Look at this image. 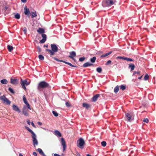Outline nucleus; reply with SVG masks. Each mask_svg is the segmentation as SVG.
Instances as JSON below:
<instances>
[{
	"label": "nucleus",
	"instance_id": "f257e3e1",
	"mask_svg": "<svg viewBox=\"0 0 156 156\" xmlns=\"http://www.w3.org/2000/svg\"><path fill=\"white\" fill-rule=\"evenodd\" d=\"M25 128L32 134L31 137L32 138L33 143V145L35 146V145H37L38 141L37 139V136L34 132L28 127L25 126Z\"/></svg>",
	"mask_w": 156,
	"mask_h": 156
},
{
	"label": "nucleus",
	"instance_id": "f03ea898",
	"mask_svg": "<svg viewBox=\"0 0 156 156\" xmlns=\"http://www.w3.org/2000/svg\"><path fill=\"white\" fill-rule=\"evenodd\" d=\"M25 128L32 134L31 137L32 138L33 143V145L35 146V145H37L38 141L37 139V136L34 132L28 127L25 126Z\"/></svg>",
	"mask_w": 156,
	"mask_h": 156
},
{
	"label": "nucleus",
	"instance_id": "7ed1b4c3",
	"mask_svg": "<svg viewBox=\"0 0 156 156\" xmlns=\"http://www.w3.org/2000/svg\"><path fill=\"white\" fill-rule=\"evenodd\" d=\"M51 50L47 49L46 51L50 53V56L53 55L55 54V53L56 52L58 51V48L56 44H51Z\"/></svg>",
	"mask_w": 156,
	"mask_h": 156
},
{
	"label": "nucleus",
	"instance_id": "20e7f679",
	"mask_svg": "<svg viewBox=\"0 0 156 156\" xmlns=\"http://www.w3.org/2000/svg\"><path fill=\"white\" fill-rule=\"evenodd\" d=\"M115 0H104L102 5L104 7L110 6L115 3Z\"/></svg>",
	"mask_w": 156,
	"mask_h": 156
},
{
	"label": "nucleus",
	"instance_id": "39448f33",
	"mask_svg": "<svg viewBox=\"0 0 156 156\" xmlns=\"http://www.w3.org/2000/svg\"><path fill=\"white\" fill-rule=\"evenodd\" d=\"M49 86V84L48 83L44 81H42L38 83L37 89L38 90H39L41 88H45L48 87Z\"/></svg>",
	"mask_w": 156,
	"mask_h": 156
},
{
	"label": "nucleus",
	"instance_id": "423d86ee",
	"mask_svg": "<svg viewBox=\"0 0 156 156\" xmlns=\"http://www.w3.org/2000/svg\"><path fill=\"white\" fill-rule=\"evenodd\" d=\"M77 146L78 147L81 149L83 148L85 142L83 138H81L77 140Z\"/></svg>",
	"mask_w": 156,
	"mask_h": 156
},
{
	"label": "nucleus",
	"instance_id": "0eeeda50",
	"mask_svg": "<svg viewBox=\"0 0 156 156\" xmlns=\"http://www.w3.org/2000/svg\"><path fill=\"white\" fill-rule=\"evenodd\" d=\"M0 100L6 105H9L11 103V101L4 95L0 96Z\"/></svg>",
	"mask_w": 156,
	"mask_h": 156
},
{
	"label": "nucleus",
	"instance_id": "6e6552de",
	"mask_svg": "<svg viewBox=\"0 0 156 156\" xmlns=\"http://www.w3.org/2000/svg\"><path fill=\"white\" fill-rule=\"evenodd\" d=\"M28 112V111L27 110V106H24L22 109V112L24 115L26 116H28L29 115Z\"/></svg>",
	"mask_w": 156,
	"mask_h": 156
},
{
	"label": "nucleus",
	"instance_id": "1a4fd4ad",
	"mask_svg": "<svg viewBox=\"0 0 156 156\" xmlns=\"http://www.w3.org/2000/svg\"><path fill=\"white\" fill-rule=\"evenodd\" d=\"M76 56V54L75 51H72L69 52V57L71 58L73 60L75 61V59L74 57Z\"/></svg>",
	"mask_w": 156,
	"mask_h": 156
},
{
	"label": "nucleus",
	"instance_id": "9d476101",
	"mask_svg": "<svg viewBox=\"0 0 156 156\" xmlns=\"http://www.w3.org/2000/svg\"><path fill=\"white\" fill-rule=\"evenodd\" d=\"M41 36L43 38L40 41V43H44L46 40L47 36L45 34H41Z\"/></svg>",
	"mask_w": 156,
	"mask_h": 156
},
{
	"label": "nucleus",
	"instance_id": "9b49d317",
	"mask_svg": "<svg viewBox=\"0 0 156 156\" xmlns=\"http://www.w3.org/2000/svg\"><path fill=\"white\" fill-rule=\"evenodd\" d=\"M61 142L63 147V151H64L66 148V142L63 138H62L61 140Z\"/></svg>",
	"mask_w": 156,
	"mask_h": 156
},
{
	"label": "nucleus",
	"instance_id": "f8f14e48",
	"mask_svg": "<svg viewBox=\"0 0 156 156\" xmlns=\"http://www.w3.org/2000/svg\"><path fill=\"white\" fill-rule=\"evenodd\" d=\"M12 108L13 110L16 112L20 113L21 111L18 106L16 105L13 104L12 105Z\"/></svg>",
	"mask_w": 156,
	"mask_h": 156
},
{
	"label": "nucleus",
	"instance_id": "ddd939ff",
	"mask_svg": "<svg viewBox=\"0 0 156 156\" xmlns=\"http://www.w3.org/2000/svg\"><path fill=\"white\" fill-rule=\"evenodd\" d=\"M24 14L25 15H27L28 16H29L30 11L28 8H27V6L24 7Z\"/></svg>",
	"mask_w": 156,
	"mask_h": 156
},
{
	"label": "nucleus",
	"instance_id": "4468645a",
	"mask_svg": "<svg viewBox=\"0 0 156 156\" xmlns=\"http://www.w3.org/2000/svg\"><path fill=\"white\" fill-rule=\"evenodd\" d=\"M93 65H94L92 63H90L89 62H87L83 65V66L85 68Z\"/></svg>",
	"mask_w": 156,
	"mask_h": 156
},
{
	"label": "nucleus",
	"instance_id": "2eb2a0df",
	"mask_svg": "<svg viewBox=\"0 0 156 156\" xmlns=\"http://www.w3.org/2000/svg\"><path fill=\"white\" fill-rule=\"evenodd\" d=\"M126 117L128 121H130L132 118L131 115L130 113H125Z\"/></svg>",
	"mask_w": 156,
	"mask_h": 156
},
{
	"label": "nucleus",
	"instance_id": "dca6fc26",
	"mask_svg": "<svg viewBox=\"0 0 156 156\" xmlns=\"http://www.w3.org/2000/svg\"><path fill=\"white\" fill-rule=\"evenodd\" d=\"M100 94H98L93 96L92 98V100L94 102H95L97 100L98 98L100 96Z\"/></svg>",
	"mask_w": 156,
	"mask_h": 156
},
{
	"label": "nucleus",
	"instance_id": "f3484780",
	"mask_svg": "<svg viewBox=\"0 0 156 156\" xmlns=\"http://www.w3.org/2000/svg\"><path fill=\"white\" fill-rule=\"evenodd\" d=\"M37 31L40 34H43V33L45 32L44 30L41 28H38V29L37 30Z\"/></svg>",
	"mask_w": 156,
	"mask_h": 156
},
{
	"label": "nucleus",
	"instance_id": "a211bd4d",
	"mask_svg": "<svg viewBox=\"0 0 156 156\" xmlns=\"http://www.w3.org/2000/svg\"><path fill=\"white\" fill-rule=\"evenodd\" d=\"M135 66L134 64L132 63H130L129 64L128 68L130 69V71L133 70L135 68Z\"/></svg>",
	"mask_w": 156,
	"mask_h": 156
},
{
	"label": "nucleus",
	"instance_id": "6ab92c4d",
	"mask_svg": "<svg viewBox=\"0 0 156 156\" xmlns=\"http://www.w3.org/2000/svg\"><path fill=\"white\" fill-rule=\"evenodd\" d=\"M18 80L16 79H11V83L13 84H15L17 83Z\"/></svg>",
	"mask_w": 156,
	"mask_h": 156
},
{
	"label": "nucleus",
	"instance_id": "aec40b11",
	"mask_svg": "<svg viewBox=\"0 0 156 156\" xmlns=\"http://www.w3.org/2000/svg\"><path fill=\"white\" fill-rule=\"evenodd\" d=\"M37 151H38L41 155H42L43 156H46L41 148H38L37 149Z\"/></svg>",
	"mask_w": 156,
	"mask_h": 156
},
{
	"label": "nucleus",
	"instance_id": "412c9836",
	"mask_svg": "<svg viewBox=\"0 0 156 156\" xmlns=\"http://www.w3.org/2000/svg\"><path fill=\"white\" fill-rule=\"evenodd\" d=\"M83 107L87 109H88L90 108V106L89 105L86 103H83Z\"/></svg>",
	"mask_w": 156,
	"mask_h": 156
},
{
	"label": "nucleus",
	"instance_id": "4be33fe9",
	"mask_svg": "<svg viewBox=\"0 0 156 156\" xmlns=\"http://www.w3.org/2000/svg\"><path fill=\"white\" fill-rule=\"evenodd\" d=\"M55 134L56 136H58L59 137L61 136V134L59 131L57 130L55 131Z\"/></svg>",
	"mask_w": 156,
	"mask_h": 156
},
{
	"label": "nucleus",
	"instance_id": "5701e85b",
	"mask_svg": "<svg viewBox=\"0 0 156 156\" xmlns=\"http://www.w3.org/2000/svg\"><path fill=\"white\" fill-rule=\"evenodd\" d=\"M112 51H109L108 53H106V54H105L103 55H101L100 57H101V58H103V57L107 56L108 55H109L110 54H111L112 53Z\"/></svg>",
	"mask_w": 156,
	"mask_h": 156
},
{
	"label": "nucleus",
	"instance_id": "b1692460",
	"mask_svg": "<svg viewBox=\"0 0 156 156\" xmlns=\"http://www.w3.org/2000/svg\"><path fill=\"white\" fill-rule=\"evenodd\" d=\"M7 48L9 52H11L13 50V47L10 45H7Z\"/></svg>",
	"mask_w": 156,
	"mask_h": 156
},
{
	"label": "nucleus",
	"instance_id": "393cba45",
	"mask_svg": "<svg viewBox=\"0 0 156 156\" xmlns=\"http://www.w3.org/2000/svg\"><path fill=\"white\" fill-rule=\"evenodd\" d=\"M1 83L3 84H7L8 83V81L6 79H4L1 80L0 81Z\"/></svg>",
	"mask_w": 156,
	"mask_h": 156
},
{
	"label": "nucleus",
	"instance_id": "a878e982",
	"mask_svg": "<svg viewBox=\"0 0 156 156\" xmlns=\"http://www.w3.org/2000/svg\"><path fill=\"white\" fill-rule=\"evenodd\" d=\"M119 86L118 85L116 86L114 88V92L116 94L119 91Z\"/></svg>",
	"mask_w": 156,
	"mask_h": 156
},
{
	"label": "nucleus",
	"instance_id": "bb28decb",
	"mask_svg": "<svg viewBox=\"0 0 156 156\" xmlns=\"http://www.w3.org/2000/svg\"><path fill=\"white\" fill-rule=\"evenodd\" d=\"M96 60V57L94 56L93 58H90V61L91 62H92V63H94L95 62Z\"/></svg>",
	"mask_w": 156,
	"mask_h": 156
},
{
	"label": "nucleus",
	"instance_id": "cd10ccee",
	"mask_svg": "<svg viewBox=\"0 0 156 156\" xmlns=\"http://www.w3.org/2000/svg\"><path fill=\"white\" fill-rule=\"evenodd\" d=\"M21 81L22 82V83H24V84H26V85H28L30 83L27 82V80H25L24 81H23L22 79L21 80Z\"/></svg>",
	"mask_w": 156,
	"mask_h": 156
},
{
	"label": "nucleus",
	"instance_id": "c85d7f7f",
	"mask_svg": "<svg viewBox=\"0 0 156 156\" xmlns=\"http://www.w3.org/2000/svg\"><path fill=\"white\" fill-rule=\"evenodd\" d=\"M23 102L25 104L27 105V104L28 103L24 95L23 96Z\"/></svg>",
	"mask_w": 156,
	"mask_h": 156
},
{
	"label": "nucleus",
	"instance_id": "c756f323",
	"mask_svg": "<svg viewBox=\"0 0 156 156\" xmlns=\"http://www.w3.org/2000/svg\"><path fill=\"white\" fill-rule=\"evenodd\" d=\"M96 71L98 72L101 73L102 71V68L100 67H98L96 69Z\"/></svg>",
	"mask_w": 156,
	"mask_h": 156
},
{
	"label": "nucleus",
	"instance_id": "7c9ffc66",
	"mask_svg": "<svg viewBox=\"0 0 156 156\" xmlns=\"http://www.w3.org/2000/svg\"><path fill=\"white\" fill-rule=\"evenodd\" d=\"M31 15L32 18L36 17L37 16V15L36 14V11L32 12L31 13Z\"/></svg>",
	"mask_w": 156,
	"mask_h": 156
},
{
	"label": "nucleus",
	"instance_id": "2f4dec72",
	"mask_svg": "<svg viewBox=\"0 0 156 156\" xmlns=\"http://www.w3.org/2000/svg\"><path fill=\"white\" fill-rule=\"evenodd\" d=\"M125 60L128 62H133V60L132 59L126 57Z\"/></svg>",
	"mask_w": 156,
	"mask_h": 156
},
{
	"label": "nucleus",
	"instance_id": "473e14b6",
	"mask_svg": "<svg viewBox=\"0 0 156 156\" xmlns=\"http://www.w3.org/2000/svg\"><path fill=\"white\" fill-rule=\"evenodd\" d=\"M15 18L19 19L20 18V15L18 13H16L15 15Z\"/></svg>",
	"mask_w": 156,
	"mask_h": 156
},
{
	"label": "nucleus",
	"instance_id": "72a5a7b5",
	"mask_svg": "<svg viewBox=\"0 0 156 156\" xmlns=\"http://www.w3.org/2000/svg\"><path fill=\"white\" fill-rule=\"evenodd\" d=\"M39 59L41 60H43L44 59V56L42 55H39L38 56Z\"/></svg>",
	"mask_w": 156,
	"mask_h": 156
},
{
	"label": "nucleus",
	"instance_id": "f704fd0d",
	"mask_svg": "<svg viewBox=\"0 0 156 156\" xmlns=\"http://www.w3.org/2000/svg\"><path fill=\"white\" fill-rule=\"evenodd\" d=\"M86 59V58L83 57H82L80 58L79 59V61L80 62H82L84 61Z\"/></svg>",
	"mask_w": 156,
	"mask_h": 156
},
{
	"label": "nucleus",
	"instance_id": "c9c22d12",
	"mask_svg": "<svg viewBox=\"0 0 156 156\" xmlns=\"http://www.w3.org/2000/svg\"><path fill=\"white\" fill-rule=\"evenodd\" d=\"M120 87L122 90H124L126 88V86L123 85H121L120 86Z\"/></svg>",
	"mask_w": 156,
	"mask_h": 156
},
{
	"label": "nucleus",
	"instance_id": "e433bc0d",
	"mask_svg": "<svg viewBox=\"0 0 156 156\" xmlns=\"http://www.w3.org/2000/svg\"><path fill=\"white\" fill-rule=\"evenodd\" d=\"M8 90L11 93H12V94L15 93V92L12 89V88H11L10 87H9L8 88Z\"/></svg>",
	"mask_w": 156,
	"mask_h": 156
},
{
	"label": "nucleus",
	"instance_id": "4c0bfd02",
	"mask_svg": "<svg viewBox=\"0 0 156 156\" xmlns=\"http://www.w3.org/2000/svg\"><path fill=\"white\" fill-rule=\"evenodd\" d=\"M101 144L102 146L105 147L106 145V143L105 141H103L101 142Z\"/></svg>",
	"mask_w": 156,
	"mask_h": 156
},
{
	"label": "nucleus",
	"instance_id": "58836bf2",
	"mask_svg": "<svg viewBox=\"0 0 156 156\" xmlns=\"http://www.w3.org/2000/svg\"><path fill=\"white\" fill-rule=\"evenodd\" d=\"M52 113L54 115L55 117H57L58 115V113L56 111H53Z\"/></svg>",
	"mask_w": 156,
	"mask_h": 156
},
{
	"label": "nucleus",
	"instance_id": "ea45409f",
	"mask_svg": "<svg viewBox=\"0 0 156 156\" xmlns=\"http://www.w3.org/2000/svg\"><path fill=\"white\" fill-rule=\"evenodd\" d=\"M54 59L55 60H56V61H58V62H63V60H60L58 59V58H56L55 57L54 58Z\"/></svg>",
	"mask_w": 156,
	"mask_h": 156
},
{
	"label": "nucleus",
	"instance_id": "a19ab883",
	"mask_svg": "<svg viewBox=\"0 0 156 156\" xmlns=\"http://www.w3.org/2000/svg\"><path fill=\"white\" fill-rule=\"evenodd\" d=\"M66 106L68 108H69L71 106L70 104L68 102H66Z\"/></svg>",
	"mask_w": 156,
	"mask_h": 156
},
{
	"label": "nucleus",
	"instance_id": "79ce46f5",
	"mask_svg": "<svg viewBox=\"0 0 156 156\" xmlns=\"http://www.w3.org/2000/svg\"><path fill=\"white\" fill-rule=\"evenodd\" d=\"M117 58H118L122 59L123 60H125L126 57H124V56L122 57V56H119L117 57Z\"/></svg>",
	"mask_w": 156,
	"mask_h": 156
},
{
	"label": "nucleus",
	"instance_id": "37998d69",
	"mask_svg": "<svg viewBox=\"0 0 156 156\" xmlns=\"http://www.w3.org/2000/svg\"><path fill=\"white\" fill-rule=\"evenodd\" d=\"M8 9V7L7 6H5L4 7H3V11L4 12H5Z\"/></svg>",
	"mask_w": 156,
	"mask_h": 156
},
{
	"label": "nucleus",
	"instance_id": "c03bdc74",
	"mask_svg": "<svg viewBox=\"0 0 156 156\" xmlns=\"http://www.w3.org/2000/svg\"><path fill=\"white\" fill-rule=\"evenodd\" d=\"M148 78H149V76H148V75L147 74L145 76L144 79L145 80H148Z\"/></svg>",
	"mask_w": 156,
	"mask_h": 156
},
{
	"label": "nucleus",
	"instance_id": "a18cd8bd",
	"mask_svg": "<svg viewBox=\"0 0 156 156\" xmlns=\"http://www.w3.org/2000/svg\"><path fill=\"white\" fill-rule=\"evenodd\" d=\"M111 62H112V61L111 60H108L107 62L105 64V65H109V64H110L111 63Z\"/></svg>",
	"mask_w": 156,
	"mask_h": 156
},
{
	"label": "nucleus",
	"instance_id": "49530a36",
	"mask_svg": "<svg viewBox=\"0 0 156 156\" xmlns=\"http://www.w3.org/2000/svg\"><path fill=\"white\" fill-rule=\"evenodd\" d=\"M148 119L147 118H144L143 120V122H144L148 123Z\"/></svg>",
	"mask_w": 156,
	"mask_h": 156
},
{
	"label": "nucleus",
	"instance_id": "de8ad7c7",
	"mask_svg": "<svg viewBox=\"0 0 156 156\" xmlns=\"http://www.w3.org/2000/svg\"><path fill=\"white\" fill-rule=\"evenodd\" d=\"M140 73V71H137V72H136L135 71H134L133 72V75H135L136 73H137V74H139Z\"/></svg>",
	"mask_w": 156,
	"mask_h": 156
},
{
	"label": "nucleus",
	"instance_id": "09e8293b",
	"mask_svg": "<svg viewBox=\"0 0 156 156\" xmlns=\"http://www.w3.org/2000/svg\"><path fill=\"white\" fill-rule=\"evenodd\" d=\"M26 105H27V109L28 108L30 110H31V108L29 104V103H28V104H27Z\"/></svg>",
	"mask_w": 156,
	"mask_h": 156
},
{
	"label": "nucleus",
	"instance_id": "8fccbe9b",
	"mask_svg": "<svg viewBox=\"0 0 156 156\" xmlns=\"http://www.w3.org/2000/svg\"><path fill=\"white\" fill-rule=\"evenodd\" d=\"M21 85L22 87L25 90H26V89L25 85L24 84V83H22Z\"/></svg>",
	"mask_w": 156,
	"mask_h": 156
},
{
	"label": "nucleus",
	"instance_id": "3c124183",
	"mask_svg": "<svg viewBox=\"0 0 156 156\" xmlns=\"http://www.w3.org/2000/svg\"><path fill=\"white\" fill-rule=\"evenodd\" d=\"M52 155H53L54 156H61V155H60L58 154H56V153H55V154L53 153L52 154Z\"/></svg>",
	"mask_w": 156,
	"mask_h": 156
},
{
	"label": "nucleus",
	"instance_id": "603ef678",
	"mask_svg": "<svg viewBox=\"0 0 156 156\" xmlns=\"http://www.w3.org/2000/svg\"><path fill=\"white\" fill-rule=\"evenodd\" d=\"M27 124L29 125H30V123H31L30 122V120L28 119H27Z\"/></svg>",
	"mask_w": 156,
	"mask_h": 156
},
{
	"label": "nucleus",
	"instance_id": "864d4df0",
	"mask_svg": "<svg viewBox=\"0 0 156 156\" xmlns=\"http://www.w3.org/2000/svg\"><path fill=\"white\" fill-rule=\"evenodd\" d=\"M31 124L32 126H33L35 128L36 127V126L34 124V123L33 122H31Z\"/></svg>",
	"mask_w": 156,
	"mask_h": 156
},
{
	"label": "nucleus",
	"instance_id": "5fc2aeb1",
	"mask_svg": "<svg viewBox=\"0 0 156 156\" xmlns=\"http://www.w3.org/2000/svg\"><path fill=\"white\" fill-rule=\"evenodd\" d=\"M33 154L34 156H37V153H36V152H33Z\"/></svg>",
	"mask_w": 156,
	"mask_h": 156
},
{
	"label": "nucleus",
	"instance_id": "6e6d98bb",
	"mask_svg": "<svg viewBox=\"0 0 156 156\" xmlns=\"http://www.w3.org/2000/svg\"><path fill=\"white\" fill-rule=\"evenodd\" d=\"M23 31L24 32L25 34H26L27 32V29L26 28H25V29H23Z\"/></svg>",
	"mask_w": 156,
	"mask_h": 156
},
{
	"label": "nucleus",
	"instance_id": "4d7b16f0",
	"mask_svg": "<svg viewBox=\"0 0 156 156\" xmlns=\"http://www.w3.org/2000/svg\"><path fill=\"white\" fill-rule=\"evenodd\" d=\"M63 62L66 64H68L69 65V64L70 63L69 62H66V61H63Z\"/></svg>",
	"mask_w": 156,
	"mask_h": 156
},
{
	"label": "nucleus",
	"instance_id": "13d9d810",
	"mask_svg": "<svg viewBox=\"0 0 156 156\" xmlns=\"http://www.w3.org/2000/svg\"><path fill=\"white\" fill-rule=\"evenodd\" d=\"M69 66H71V67H76V66H74L73 65H72L71 63H70L69 64Z\"/></svg>",
	"mask_w": 156,
	"mask_h": 156
},
{
	"label": "nucleus",
	"instance_id": "bf43d9fd",
	"mask_svg": "<svg viewBox=\"0 0 156 156\" xmlns=\"http://www.w3.org/2000/svg\"><path fill=\"white\" fill-rule=\"evenodd\" d=\"M21 1L23 3H25L26 2L27 0H21Z\"/></svg>",
	"mask_w": 156,
	"mask_h": 156
},
{
	"label": "nucleus",
	"instance_id": "052dcab7",
	"mask_svg": "<svg viewBox=\"0 0 156 156\" xmlns=\"http://www.w3.org/2000/svg\"><path fill=\"white\" fill-rule=\"evenodd\" d=\"M44 47H46V48H48V45L47 44L44 45Z\"/></svg>",
	"mask_w": 156,
	"mask_h": 156
},
{
	"label": "nucleus",
	"instance_id": "680f3d73",
	"mask_svg": "<svg viewBox=\"0 0 156 156\" xmlns=\"http://www.w3.org/2000/svg\"><path fill=\"white\" fill-rule=\"evenodd\" d=\"M76 154L77 156H80V154L77 152H76Z\"/></svg>",
	"mask_w": 156,
	"mask_h": 156
},
{
	"label": "nucleus",
	"instance_id": "e2e57ef3",
	"mask_svg": "<svg viewBox=\"0 0 156 156\" xmlns=\"http://www.w3.org/2000/svg\"><path fill=\"white\" fill-rule=\"evenodd\" d=\"M37 48L38 50L40 52L41 51V49L39 47H38Z\"/></svg>",
	"mask_w": 156,
	"mask_h": 156
},
{
	"label": "nucleus",
	"instance_id": "0e129e2a",
	"mask_svg": "<svg viewBox=\"0 0 156 156\" xmlns=\"http://www.w3.org/2000/svg\"><path fill=\"white\" fill-rule=\"evenodd\" d=\"M38 124L39 125H41L42 124V123L41 122H38Z\"/></svg>",
	"mask_w": 156,
	"mask_h": 156
},
{
	"label": "nucleus",
	"instance_id": "69168bd1",
	"mask_svg": "<svg viewBox=\"0 0 156 156\" xmlns=\"http://www.w3.org/2000/svg\"><path fill=\"white\" fill-rule=\"evenodd\" d=\"M19 156H23V154L21 153H20L19 154Z\"/></svg>",
	"mask_w": 156,
	"mask_h": 156
},
{
	"label": "nucleus",
	"instance_id": "338daca9",
	"mask_svg": "<svg viewBox=\"0 0 156 156\" xmlns=\"http://www.w3.org/2000/svg\"><path fill=\"white\" fill-rule=\"evenodd\" d=\"M142 76H141L140 77H139L138 78V79H140L142 77Z\"/></svg>",
	"mask_w": 156,
	"mask_h": 156
},
{
	"label": "nucleus",
	"instance_id": "774afa93",
	"mask_svg": "<svg viewBox=\"0 0 156 156\" xmlns=\"http://www.w3.org/2000/svg\"><path fill=\"white\" fill-rule=\"evenodd\" d=\"M87 156H91V155H90L89 154H87Z\"/></svg>",
	"mask_w": 156,
	"mask_h": 156
}]
</instances>
